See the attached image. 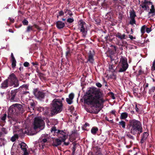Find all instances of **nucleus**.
<instances>
[{"instance_id": "1", "label": "nucleus", "mask_w": 155, "mask_h": 155, "mask_svg": "<svg viewBox=\"0 0 155 155\" xmlns=\"http://www.w3.org/2000/svg\"><path fill=\"white\" fill-rule=\"evenodd\" d=\"M103 94L100 89L94 87H91L84 95L83 99L84 104L87 105L103 104L105 100L103 98Z\"/></svg>"}, {"instance_id": "2", "label": "nucleus", "mask_w": 155, "mask_h": 155, "mask_svg": "<svg viewBox=\"0 0 155 155\" xmlns=\"http://www.w3.org/2000/svg\"><path fill=\"white\" fill-rule=\"evenodd\" d=\"M129 126L130 133L134 135H139L143 132V128L141 123L135 119L130 120Z\"/></svg>"}, {"instance_id": "3", "label": "nucleus", "mask_w": 155, "mask_h": 155, "mask_svg": "<svg viewBox=\"0 0 155 155\" xmlns=\"http://www.w3.org/2000/svg\"><path fill=\"white\" fill-rule=\"evenodd\" d=\"M62 101L60 99H54L51 104V114L54 115L60 113L63 110Z\"/></svg>"}, {"instance_id": "4", "label": "nucleus", "mask_w": 155, "mask_h": 155, "mask_svg": "<svg viewBox=\"0 0 155 155\" xmlns=\"http://www.w3.org/2000/svg\"><path fill=\"white\" fill-rule=\"evenodd\" d=\"M8 110L9 112L11 114H17L23 111V107L21 104L16 103L11 106Z\"/></svg>"}, {"instance_id": "5", "label": "nucleus", "mask_w": 155, "mask_h": 155, "mask_svg": "<svg viewBox=\"0 0 155 155\" xmlns=\"http://www.w3.org/2000/svg\"><path fill=\"white\" fill-rule=\"evenodd\" d=\"M8 80L9 86H13L14 87H17L19 86L18 80L15 75L14 73L11 74L7 79Z\"/></svg>"}, {"instance_id": "6", "label": "nucleus", "mask_w": 155, "mask_h": 155, "mask_svg": "<svg viewBox=\"0 0 155 155\" xmlns=\"http://www.w3.org/2000/svg\"><path fill=\"white\" fill-rule=\"evenodd\" d=\"M127 59L124 57L121 56L119 62V69L118 72H122L125 71L128 67Z\"/></svg>"}, {"instance_id": "7", "label": "nucleus", "mask_w": 155, "mask_h": 155, "mask_svg": "<svg viewBox=\"0 0 155 155\" xmlns=\"http://www.w3.org/2000/svg\"><path fill=\"white\" fill-rule=\"evenodd\" d=\"M45 122L41 119L39 117H36L35 118L34 123V128L36 130L38 128L41 129H43L44 127Z\"/></svg>"}, {"instance_id": "8", "label": "nucleus", "mask_w": 155, "mask_h": 155, "mask_svg": "<svg viewBox=\"0 0 155 155\" xmlns=\"http://www.w3.org/2000/svg\"><path fill=\"white\" fill-rule=\"evenodd\" d=\"M78 23L79 24V28L80 31L82 32V36L84 38L86 37L87 33V29L86 27V23L82 20H80Z\"/></svg>"}, {"instance_id": "9", "label": "nucleus", "mask_w": 155, "mask_h": 155, "mask_svg": "<svg viewBox=\"0 0 155 155\" xmlns=\"http://www.w3.org/2000/svg\"><path fill=\"white\" fill-rule=\"evenodd\" d=\"M33 94L35 97L39 100H42L45 97V93L43 91H39L37 88L34 90Z\"/></svg>"}, {"instance_id": "10", "label": "nucleus", "mask_w": 155, "mask_h": 155, "mask_svg": "<svg viewBox=\"0 0 155 155\" xmlns=\"http://www.w3.org/2000/svg\"><path fill=\"white\" fill-rule=\"evenodd\" d=\"M18 90V89H15L11 91V95L9 97V99L11 102H17L18 101L19 99L16 97Z\"/></svg>"}, {"instance_id": "11", "label": "nucleus", "mask_w": 155, "mask_h": 155, "mask_svg": "<svg viewBox=\"0 0 155 155\" xmlns=\"http://www.w3.org/2000/svg\"><path fill=\"white\" fill-rule=\"evenodd\" d=\"M55 135H56L59 138H61L63 142L65 141L67 137L66 133L63 130H58V133L56 134H55Z\"/></svg>"}, {"instance_id": "12", "label": "nucleus", "mask_w": 155, "mask_h": 155, "mask_svg": "<svg viewBox=\"0 0 155 155\" xmlns=\"http://www.w3.org/2000/svg\"><path fill=\"white\" fill-rule=\"evenodd\" d=\"M130 17L131 19L130 21V24L132 25L134 24H136V21L135 18L136 17V15L135 11L133 9L131 11H130Z\"/></svg>"}, {"instance_id": "13", "label": "nucleus", "mask_w": 155, "mask_h": 155, "mask_svg": "<svg viewBox=\"0 0 155 155\" xmlns=\"http://www.w3.org/2000/svg\"><path fill=\"white\" fill-rule=\"evenodd\" d=\"M140 5L142 8L144 9L145 10L149 9V7L148 5H150L151 4V2H148L146 0H144V1H142L140 2Z\"/></svg>"}, {"instance_id": "14", "label": "nucleus", "mask_w": 155, "mask_h": 155, "mask_svg": "<svg viewBox=\"0 0 155 155\" xmlns=\"http://www.w3.org/2000/svg\"><path fill=\"white\" fill-rule=\"evenodd\" d=\"M62 142L63 141L62 140H60L58 138L54 139L52 140L51 145L53 147H57L61 145Z\"/></svg>"}, {"instance_id": "15", "label": "nucleus", "mask_w": 155, "mask_h": 155, "mask_svg": "<svg viewBox=\"0 0 155 155\" xmlns=\"http://www.w3.org/2000/svg\"><path fill=\"white\" fill-rule=\"evenodd\" d=\"M94 54L92 53L91 51H90L88 54V59L86 63H87L88 62H89L91 64H93L94 61Z\"/></svg>"}, {"instance_id": "16", "label": "nucleus", "mask_w": 155, "mask_h": 155, "mask_svg": "<svg viewBox=\"0 0 155 155\" xmlns=\"http://www.w3.org/2000/svg\"><path fill=\"white\" fill-rule=\"evenodd\" d=\"M149 135V134L147 132H144L143 134L141 137V139L140 143L141 144L146 142V140Z\"/></svg>"}, {"instance_id": "17", "label": "nucleus", "mask_w": 155, "mask_h": 155, "mask_svg": "<svg viewBox=\"0 0 155 155\" xmlns=\"http://www.w3.org/2000/svg\"><path fill=\"white\" fill-rule=\"evenodd\" d=\"M65 23L61 21H58L56 23V26L58 29H61L65 26Z\"/></svg>"}, {"instance_id": "18", "label": "nucleus", "mask_w": 155, "mask_h": 155, "mask_svg": "<svg viewBox=\"0 0 155 155\" xmlns=\"http://www.w3.org/2000/svg\"><path fill=\"white\" fill-rule=\"evenodd\" d=\"M8 83L9 82L7 79L4 81L2 84L1 86V88L2 89H5L8 87Z\"/></svg>"}, {"instance_id": "19", "label": "nucleus", "mask_w": 155, "mask_h": 155, "mask_svg": "<svg viewBox=\"0 0 155 155\" xmlns=\"http://www.w3.org/2000/svg\"><path fill=\"white\" fill-rule=\"evenodd\" d=\"M19 145L20 146V148L24 152L27 151V146L26 144L24 142H21V143L19 144Z\"/></svg>"}, {"instance_id": "20", "label": "nucleus", "mask_w": 155, "mask_h": 155, "mask_svg": "<svg viewBox=\"0 0 155 155\" xmlns=\"http://www.w3.org/2000/svg\"><path fill=\"white\" fill-rule=\"evenodd\" d=\"M115 35L116 37L118 38L120 40L126 39L125 37L126 36L125 34L121 35V34L119 32L115 33Z\"/></svg>"}, {"instance_id": "21", "label": "nucleus", "mask_w": 155, "mask_h": 155, "mask_svg": "<svg viewBox=\"0 0 155 155\" xmlns=\"http://www.w3.org/2000/svg\"><path fill=\"white\" fill-rule=\"evenodd\" d=\"M11 57L12 58L11 61H12V68L15 67L16 66V61L13 55V53H12L11 54Z\"/></svg>"}, {"instance_id": "22", "label": "nucleus", "mask_w": 155, "mask_h": 155, "mask_svg": "<svg viewBox=\"0 0 155 155\" xmlns=\"http://www.w3.org/2000/svg\"><path fill=\"white\" fill-rule=\"evenodd\" d=\"M8 121L10 122L11 123H12V121L13 120V121H16L17 120V119L16 118L14 117L13 115H11L8 114Z\"/></svg>"}, {"instance_id": "23", "label": "nucleus", "mask_w": 155, "mask_h": 155, "mask_svg": "<svg viewBox=\"0 0 155 155\" xmlns=\"http://www.w3.org/2000/svg\"><path fill=\"white\" fill-rule=\"evenodd\" d=\"M128 116L127 113L124 112L122 113L121 114L120 119H124L126 118Z\"/></svg>"}, {"instance_id": "24", "label": "nucleus", "mask_w": 155, "mask_h": 155, "mask_svg": "<svg viewBox=\"0 0 155 155\" xmlns=\"http://www.w3.org/2000/svg\"><path fill=\"white\" fill-rule=\"evenodd\" d=\"M98 130V129L97 127H94L92 128L91 130V132L92 134L95 135Z\"/></svg>"}, {"instance_id": "25", "label": "nucleus", "mask_w": 155, "mask_h": 155, "mask_svg": "<svg viewBox=\"0 0 155 155\" xmlns=\"http://www.w3.org/2000/svg\"><path fill=\"white\" fill-rule=\"evenodd\" d=\"M48 136V134H43L42 135V137H44L45 138L43 139L42 140H41V142H43L44 143H45L47 142V138L46 137Z\"/></svg>"}, {"instance_id": "26", "label": "nucleus", "mask_w": 155, "mask_h": 155, "mask_svg": "<svg viewBox=\"0 0 155 155\" xmlns=\"http://www.w3.org/2000/svg\"><path fill=\"white\" fill-rule=\"evenodd\" d=\"M118 125L121 126L123 128H125L126 126V122L123 120L120 121Z\"/></svg>"}, {"instance_id": "27", "label": "nucleus", "mask_w": 155, "mask_h": 155, "mask_svg": "<svg viewBox=\"0 0 155 155\" xmlns=\"http://www.w3.org/2000/svg\"><path fill=\"white\" fill-rule=\"evenodd\" d=\"M33 28V26L31 25L28 26L27 28L26 32H30L31 31H33L34 30Z\"/></svg>"}, {"instance_id": "28", "label": "nucleus", "mask_w": 155, "mask_h": 155, "mask_svg": "<svg viewBox=\"0 0 155 155\" xmlns=\"http://www.w3.org/2000/svg\"><path fill=\"white\" fill-rule=\"evenodd\" d=\"M18 135L17 134H15L14 136H12L11 138V140L13 142H15L16 139L18 138Z\"/></svg>"}, {"instance_id": "29", "label": "nucleus", "mask_w": 155, "mask_h": 155, "mask_svg": "<svg viewBox=\"0 0 155 155\" xmlns=\"http://www.w3.org/2000/svg\"><path fill=\"white\" fill-rule=\"evenodd\" d=\"M59 130H57L56 129V127L54 126L51 129V131L52 133L53 132H54V133L55 134H56L57 133H58V131Z\"/></svg>"}, {"instance_id": "30", "label": "nucleus", "mask_w": 155, "mask_h": 155, "mask_svg": "<svg viewBox=\"0 0 155 155\" xmlns=\"http://www.w3.org/2000/svg\"><path fill=\"white\" fill-rule=\"evenodd\" d=\"M65 13H67L70 16H71L73 15V14L71 11L68 9H65L64 10Z\"/></svg>"}, {"instance_id": "31", "label": "nucleus", "mask_w": 155, "mask_h": 155, "mask_svg": "<svg viewBox=\"0 0 155 155\" xmlns=\"http://www.w3.org/2000/svg\"><path fill=\"white\" fill-rule=\"evenodd\" d=\"M35 107V103L34 102H31L30 103V107H28V108H29L30 110H34V109Z\"/></svg>"}, {"instance_id": "32", "label": "nucleus", "mask_w": 155, "mask_h": 155, "mask_svg": "<svg viewBox=\"0 0 155 155\" xmlns=\"http://www.w3.org/2000/svg\"><path fill=\"white\" fill-rule=\"evenodd\" d=\"M146 28V27L145 25H143L141 27L140 31L142 35H143L145 33Z\"/></svg>"}, {"instance_id": "33", "label": "nucleus", "mask_w": 155, "mask_h": 155, "mask_svg": "<svg viewBox=\"0 0 155 155\" xmlns=\"http://www.w3.org/2000/svg\"><path fill=\"white\" fill-rule=\"evenodd\" d=\"M66 57L67 59H68L71 55L70 51L69 49H68L66 52Z\"/></svg>"}, {"instance_id": "34", "label": "nucleus", "mask_w": 155, "mask_h": 155, "mask_svg": "<svg viewBox=\"0 0 155 155\" xmlns=\"http://www.w3.org/2000/svg\"><path fill=\"white\" fill-rule=\"evenodd\" d=\"M127 136L128 138L131 139L132 140H135L134 137L130 134H127Z\"/></svg>"}, {"instance_id": "35", "label": "nucleus", "mask_w": 155, "mask_h": 155, "mask_svg": "<svg viewBox=\"0 0 155 155\" xmlns=\"http://www.w3.org/2000/svg\"><path fill=\"white\" fill-rule=\"evenodd\" d=\"M74 21V18H68L67 19V22L69 23H72Z\"/></svg>"}, {"instance_id": "36", "label": "nucleus", "mask_w": 155, "mask_h": 155, "mask_svg": "<svg viewBox=\"0 0 155 155\" xmlns=\"http://www.w3.org/2000/svg\"><path fill=\"white\" fill-rule=\"evenodd\" d=\"M114 66L113 65H109V70L111 72H115V70L113 68Z\"/></svg>"}, {"instance_id": "37", "label": "nucleus", "mask_w": 155, "mask_h": 155, "mask_svg": "<svg viewBox=\"0 0 155 155\" xmlns=\"http://www.w3.org/2000/svg\"><path fill=\"white\" fill-rule=\"evenodd\" d=\"M75 139L76 138L74 136L72 135L70 136L69 140L70 142H73L74 140H75Z\"/></svg>"}, {"instance_id": "38", "label": "nucleus", "mask_w": 155, "mask_h": 155, "mask_svg": "<svg viewBox=\"0 0 155 155\" xmlns=\"http://www.w3.org/2000/svg\"><path fill=\"white\" fill-rule=\"evenodd\" d=\"M7 114H3V116L1 117V120L3 121H5V120L6 118Z\"/></svg>"}, {"instance_id": "39", "label": "nucleus", "mask_w": 155, "mask_h": 155, "mask_svg": "<svg viewBox=\"0 0 155 155\" xmlns=\"http://www.w3.org/2000/svg\"><path fill=\"white\" fill-rule=\"evenodd\" d=\"M66 101L67 103L69 104H71L73 102L72 100H71L70 98H66Z\"/></svg>"}, {"instance_id": "40", "label": "nucleus", "mask_w": 155, "mask_h": 155, "mask_svg": "<svg viewBox=\"0 0 155 155\" xmlns=\"http://www.w3.org/2000/svg\"><path fill=\"white\" fill-rule=\"evenodd\" d=\"M22 23L24 25H28V22L27 20L25 19L22 21Z\"/></svg>"}, {"instance_id": "41", "label": "nucleus", "mask_w": 155, "mask_h": 155, "mask_svg": "<svg viewBox=\"0 0 155 155\" xmlns=\"http://www.w3.org/2000/svg\"><path fill=\"white\" fill-rule=\"evenodd\" d=\"M64 12H63V11L61 10L58 12V15L57 16V18H58L59 16H63L64 14Z\"/></svg>"}, {"instance_id": "42", "label": "nucleus", "mask_w": 155, "mask_h": 155, "mask_svg": "<svg viewBox=\"0 0 155 155\" xmlns=\"http://www.w3.org/2000/svg\"><path fill=\"white\" fill-rule=\"evenodd\" d=\"M74 97V95L73 93H71L69 95V98H70L71 100H73Z\"/></svg>"}, {"instance_id": "43", "label": "nucleus", "mask_w": 155, "mask_h": 155, "mask_svg": "<svg viewBox=\"0 0 155 155\" xmlns=\"http://www.w3.org/2000/svg\"><path fill=\"white\" fill-rule=\"evenodd\" d=\"M37 71L38 73V75L39 76L40 78H42L43 77L44 74L43 73L39 72L38 71Z\"/></svg>"}, {"instance_id": "44", "label": "nucleus", "mask_w": 155, "mask_h": 155, "mask_svg": "<svg viewBox=\"0 0 155 155\" xmlns=\"http://www.w3.org/2000/svg\"><path fill=\"white\" fill-rule=\"evenodd\" d=\"M140 106V105H139V106H137V104H136L135 108L136 112H138L139 111Z\"/></svg>"}, {"instance_id": "45", "label": "nucleus", "mask_w": 155, "mask_h": 155, "mask_svg": "<svg viewBox=\"0 0 155 155\" xmlns=\"http://www.w3.org/2000/svg\"><path fill=\"white\" fill-rule=\"evenodd\" d=\"M33 26H34L35 28H36L37 29L39 30H41V28L40 27H39L36 24H34L33 25Z\"/></svg>"}, {"instance_id": "46", "label": "nucleus", "mask_w": 155, "mask_h": 155, "mask_svg": "<svg viewBox=\"0 0 155 155\" xmlns=\"http://www.w3.org/2000/svg\"><path fill=\"white\" fill-rule=\"evenodd\" d=\"M155 12V9L153 5H152L151 6V9H150V12L151 13H153Z\"/></svg>"}, {"instance_id": "47", "label": "nucleus", "mask_w": 155, "mask_h": 155, "mask_svg": "<svg viewBox=\"0 0 155 155\" xmlns=\"http://www.w3.org/2000/svg\"><path fill=\"white\" fill-rule=\"evenodd\" d=\"M151 28H149L146 27V31L148 33H149L151 31Z\"/></svg>"}, {"instance_id": "48", "label": "nucleus", "mask_w": 155, "mask_h": 155, "mask_svg": "<svg viewBox=\"0 0 155 155\" xmlns=\"http://www.w3.org/2000/svg\"><path fill=\"white\" fill-rule=\"evenodd\" d=\"M76 146H73V147H72V150L73 151L72 154H74L75 152V151L76 150Z\"/></svg>"}, {"instance_id": "49", "label": "nucleus", "mask_w": 155, "mask_h": 155, "mask_svg": "<svg viewBox=\"0 0 155 155\" xmlns=\"http://www.w3.org/2000/svg\"><path fill=\"white\" fill-rule=\"evenodd\" d=\"M24 66L25 67H28L29 65V63L28 62H25L23 64Z\"/></svg>"}, {"instance_id": "50", "label": "nucleus", "mask_w": 155, "mask_h": 155, "mask_svg": "<svg viewBox=\"0 0 155 155\" xmlns=\"http://www.w3.org/2000/svg\"><path fill=\"white\" fill-rule=\"evenodd\" d=\"M109 94L111 95V97L113 99H115V97H114V94L112 92H110Z\"/></svg>"}, {"instance_id": "51", "label": "nucleus", "mask_w": 155, "mask_h": 155, "mask_svg": "<svg viewBox=\"0 0 155 155\" xmlns=\"http://www.w3.org/2000/svg\"><path fill=\"white\" fill-rule=\"evenodd\" d=\"M96 86H97L98 87H101L102 86L101 84L99 82H97L96 83Z\"/></svg>"}, {"instance_id": "52", "label": "nucleus", "mask_w": 155, "mask_h": 155, "mask_svg": "<svg viewBox=\"0 0 155 155\" xmlns=\"http://www.w3.org/2000/svg\"><path fill=\"white\" fill-rule=\"evenodd\" d=\"M8 19L10 21L11 23H13L15 21L14 19L12 18L9 17Z\"/></svg>"}, {"instance_id": "53", "label": "nucleus", "mask_w": 155, "mask_h": 155, "mask_svg": "<svg viewBox=\"0 0 155 155\" xmlns=\"http://www.w3.org/2000/svg\"><path fill=\"white\" fill-rule=\"evenodd\" d=\"M152 68L154 70H155V59L153 63Z\"/></svg>"}, {"instance_id": "54", "label": "nucleus", "mask_w": 155, "mask_h": 155, "mask_svg": "<svg viewBox=\"0 0 155 155\" xmlns=\"http://www.w3.org/2000/svg\"><path fill=\"white\" fill-rule=\"evenodd\" d=\"M116 111L115 110H113L111 111L110 112V113L114 115V116H116Z\"/></svg>"}, {"instance_id": "55", "label": "nucleus", "mask_w": 155, "mask_h": 155, "mask_svg": "<svg viewBox=\"0 0 155 155\" xmlns=\"http://www.w3.org/2000/svg\"><path fill=\"white\" fill-rule=\"evenodd\" d=\"M149 84L148 83H147L146 85L145 86L144 88V91L145 92L147 91V88L148 87Z\"/></svg>"}, {"instance_id": "56", "label": "nucleus", "mask_w": 155, "mask_h": 155, "mask_svg": "<svg viewBox=\"0 0 155 155\" xmlns=\"http://www.w3.org/2000/svg\"><path fill=\"white\" fill-rule=\"evenodd\" d=\"M89 125V124L87 123H85L84 124V125L83 127V128L84 129L86 130L85 129V128L87 126H88Z\"/></svg>"}, {"instance_id": "57", "label": "nucleus", "mask_w": 155, "mask_h": 155, "mask_svg": "<svg viewBox=\"0 0 155 155\" xmlns=\"http://www.w3.org/2000/svg\"><path fill=\"white\" fill-rule=\"evenodd\" d=\"M129 37L130 38L131 40H133V39H135L136 38L135 37H134L133 36L129 35Z\"/></svg>"}, {"instance_id": "58", "label": "nucleus", "mask_w": 155, "mask_h": 155, "mask_svg": "<svg viewBox=\"0 0 155 155\" xmlns=\"http://www.w3.org/2000/svg\"><path fill=\"white\" fill-rule=\"evenodd\" d=\"M103 82L105 84V86L106 87L107 86V82L105 81V79H104V78H103Z\"/></svg>"}, {"instance_id": "59", "label": "nucleus", "mask_w": 155, "mask_h": 155, "mask_svg": "<svg viewBox=\"0 0 155 155\" xmlns=\"http://www.w3.org/2000/svg\"><path fill=\"white\" fill-rule=\"evenodd\" d=\"M101 109H99L98 110H97L96 111H95L93 113H94L95 114H97L98 112L101 110Z\"/></svg>"}, {"instance_id": "60", "label": "nucleus", "mask_w": 155, "mask_h": 155, "mask_svg": "<svg viewBox=\"0 0 155 155\" xmlns=\"http://www.w3.org/2000/svg\"><path fill=\"white\" fill-rule=\"evenodd\" d=\"M64 144L66 146H68L69 144V142H65V141H64Z\"/></svg>"}, {"instance_id": "61", "label": "nucleus", "mask_w": 155, "mask_h": 155, "mask_svg": "<svg viewBox=\"0 0 155 155\" xmlns=\"http://www.w3.org/2000/svg\"><path fill=\"white\" fill-rule=\"evenodd\" d=\"M21 26H22L21 24H20L19 25H15V27L16 28H18L20 27Z\"/></svg>"}, {"instance_id": "62", "label": "nucleus", "mask_w": 155, "mask_h": 155, "mask_svg": "<svg viewBox=\"0 0 155 155\" xmlns=\"http://www.w3.org/2000/svg\"><path fill=\"white\" fill-rule=\"evenodd\" d=\"M32 64L33 65H38V62H33L32 63Z\"/></svg>"}, {"instance_id": "63", "label": "nucleus", "mask_w": 155, "mask_h": 155, "mask_svg": "<svg viewBox=\"0 0 155 155\" xmlns=\"http://www.w3.org/2000/svg\"><path fill=\"white\" fill-rule=\"evenodd\" d=\"M142 71L141 70H140L138 71V75H140L142 73Z\"/></svg>"}, {"instance_id": "64", "label": "nucleus", "mask_w": 155, "mask_h": 155, "mask_svg": "<svg viewBox=\"0 0 155 155\" xmlns=\"http://www.w3.org/2000/svg\"><path fill=\"white\" fill-rule=\"evenodd\" d=\"M28 153L27 151L24 152V153L22 155H28Z\"/></svg>"}]
</instances>
